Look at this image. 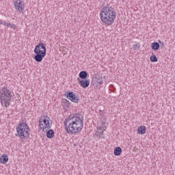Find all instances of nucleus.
Here are the masks:
<instances>
[{"label":"nucleus","instance_id":"nucleus-1","mask_svg":"<svg viewBox=\"0 0 175 175\" xmlns=\"http://www.w3.org/2000/svg\"><path fill=\"white\" fill-rule=\"evenodd\" d=\"M64 125L66 133L69 135H77V133L81 132L84 126V123L83 120L80 118V114L76 113L75 116L70 115L66 118L64 122Z\"/></svg>","mask_w":175,"mask_h":175},{"label":"nucleus","instance_id":"nucleus-2","mask_svg":"<svg viewBox=\"0 0 175 175\" xmlns=\"http://www.w3.org/2000/svg\"><path fill=\"white\" fill-rule=\"evenodd\" d=\"M116 17L117 12H116L114 8L110 6V4H107L100 12V18L105 27L113 25Z\"/></svg>","mask_w":175,"mask_h":175},{"label":"nucleus","instance_id":"nucleus-3","mask_svg":"<svg viewBox=\"0 0 175 175\" xmlns=\"http://www.w3.org/2000/svg\"><path fill=\"white\" fill-rule=\"evenodd\" d=\"M12 92L6 86H4L0 89V100L1 104L4 107H9L10 103L12 102Z\"/></svg>","mask_w":175,"mask_h":175},{"label":"nucleus","instance_id":"nucleus-4","mask_svg":"<svg viewBox=\"0 0 175 175\" xmlns=\"http://www.w3.org/2000/svg\"><path fill=\"white\" fill-rule=\"evenodd\" d=\"M46 44L43 43L38 44L34 49V55L33 59L36 62H42L43 58L46 57Z\"/></svg>","mask_w":175,"mask_h":175},{"label":"nucleus","instance_id":"nucleus-5","mask_svg":"<svg viewBox=\"0 0 175 175\" xmlns=\"http://www.w3.org/2000/svg\"><path fill=\"white\" fill-rule=\"evenodd\" d=\"M30 131L29 126L25 122L20 123L16 126V132L21 139H28Z\"/></svg>","mask_w":175,"mask_h":175},{"label":"nucleus","instance_id":"nucleus-6","mask_svg":"<svg viewBox=\"0 0 175 175\" xmlns=\"http://www.w3.org/2000/svg\"><path fill=\"white\" fill-rule=\"evenodd\" d=\"M50 117L47 116H42L39 120V126L40 129H42V132H44V129H51V124H50Z\"/></svg>","mask_w":175,"mask_h":175},{"label":"nucleus","instance_id":"nucleus-7","mask_svg":"<svg viewBox=\"0 0 175 175\" xmlns=\"http://www.w3.org/2000/svg\"><path fill=\"white\" fill-rule=\"evenodd\" d=\"M64 96H66L68 100H71V102H73L74 103H79V100H80L79 96L73 92H65Z\"/></svg>","mask_w":175,"mask_h":175},{"label":"nucleus","instance_id":"nucleus-8","mask_svg":"<svg viewBox=\"0 0 175 175\" xmlns=\"http://www.w3.org/2000/svg\"><path fill=\"white\" fill-rule=\"evenodd\" d=\"M14 6L15 8V10H16L19 13L24 12V10L25 9V8L24 3L23 2V1H19V2H17V1L14 2Z\"/></svg>","mask_w":175,"mask_h":175},{"label":"nucleus","instance_id":"nucleus-9","mask_svg":"<svg viewBox=\"0 0 175 175\" xmlns=\"http://www.w3.org/2000/svg\"><path fill=\"white\" fill-rule=\"evenodd\" d=\"M79 84L82 88H87L90 87V79H80L78 78Z\"/></svg>","mask_w":175,"mask_h":175},{"label":"nucleus","instance_id":"nucleus-10","mask_svg":"<svg viewBox=\"0 0 175 175\" xmlns=\"http://www.w3.org/2000/svg\"><path fill=\"white\" fill-rule=\"evenodd\" d=\"M95 79H96V83H97L98 85H99L100 88L102 87L103 84V77L102 75H96Z\"/></svg>","mask_w":175,"mask_h":175},{"label":"nucleus","instance_id":"nucleus-11","mask_svg":"<svg viewBox=\"0 0 175 175\" xmlns=\"http://www.w3.org/2000/svg\"><path fill=\"white\" fill-rule=\"evenodd\" d=\"M8 161H9V157L7 156V154H3L0 157V163L5 165L8 163Z\"/></svg>","mask_w":175,"mask_h":175},{"label":"nucleus","instance_id":"nucleus-12","mask_svg":"<svg viewBox=\"0 0 175 175\" xmlns=\"http://www.w3.org/2000/svg\"><path fill=\"white\" fill-rule=\"evenodd\" d=\"M122 153V149L121 148V147L118 146L114 148L113 154L115 157H120V155H121Z\"/></svg>","mask_w":175,"mask_h":175},{"label":"nucleus","instance_id":"nucleus-13","mask_svg":"<svg viewBox=\"0 0 175 175\" xmlns=\"http://www.w3.org/2000/svg\"><path fill=\"white\" fill-rule=\"evenodd\" d=\"M79 77L81 79V80H85L88 77V72L87 71H81L79 74Z\"/></svg>","mask_w":175,"mask_h":175},{"label":"nucleus","instance_id":"nucleus-14","mask_svg":"<svg viewBox=\"0 0 175 175\" xmlns=\"http://www.w3.org/2000/svg\"><path fill=\"white\" fill-rule=\"evenodd\" d=\"M159 47H161L159 42H154L151 44V49L152 50H154V51H157V50H159Z\"/></svg>","mask_w":175,"mask_h":175},{"label":"nucleus","instance_id":"nucleus-15","mask_svg":"<svg viewBox=\"0 0 175 175\" xmlns=\"http://www.w3.org/2000/svg\"><path fill=\"white\" fill-rule=\"evenodd\" d=\"M146 132V126H140L138 127L137 129L138 135H144Z\"/></svg>","mask_w":175,"mask_h":175},{"label":"nucleus","instance_id":"nucleus-16","mask_svg":"<svg viewBox=\"0 0 175 175\" xmlns=\"http://www.w3.org/2000/svg\"><path fill=\"white\" fill-rule=\"evenodd\" d=\"M54 130L53 129H50L46 132V137H48V139H53V137H54Z\"/></svg>","mask_w":175,"mask_h":175},{"label":"nucleus","instance_id":"nucleus-17","mask_svg":"<svg viewBox=\"0 0 175 175\" xmlns=\"http://www.w3.org/2000/svg\"><path fill=\"white\" fill-rule=\"evenodd\" d=\"M62 105L68 109L70 106V103L66 98H64L62 101Z\"/></svg>","mask_w":175,"mask_h":175},{"label":"nucleus","instance_id":"nucleus-18","mask_svg":"<svg viewBox=\"0 0 175 175\" xmlns=\"http://www.w3.org/2000/svg\"><path fill=\"white\" fill-rule=\"evenodd\" d=\"M150 62H158V57L155 55L150 57Z\"/></svg>","mask_w":175,"mask_h":175},{"label":"nucleus","instance_id":"nucleus-19","mask_svg":"<svg viewBox=\"0 0 175 175\" xmlns=\"http://www.w3.org/2000/svg\"><path fill=\"white\" fill-rule=\"evenodd\" d=\"M106 129H107L106 125L105 124V123H103L101 124V126H99L97 130L98 131H103V132H105V131H106Z\"/></svg>","mask_w":175,"mask_h":175},{"label":"nucleus","instance_id":"nucleus-20","mask_svg":"<svg viewBox=\"0 0 175 175\" xmlns=\"http://www.w3.org/2000/svg\"><path fill=\"white\" fill-rule=\"evenodd\" d=\"M7 27L9 28H12L13 29H16L17 28V26H16L15 24H12V23H8Z\"/></svg>","mask_w":175,"mask_h":175},{"label":"nucleus","instance_id":"nucleus-21","mask_svg":"<svg viewBox=\"0 0 175 175\" xmlns=\"http://www.w3.org/2000/svg\"><path fill=\"white\" fill-rule=\"evenodd\" d=\"M133 48L134 50H139V49H140V45L137 43L133 46Z\"/></svg>","mask_w":175,"mask_h":175},{"label":"nucleus","instance_id":"nucleus-22","mask_svg":"<svg viewBox=\"0 0 175 175\" xmlns=\"http://www.w3.org/2000/svg\"><path fill=\"white\" fill-rule=\"evenodd\" d=\"M158 42L159 44L161 45V48L163 49L165 47V44L163 43V42L161 41V40H159Z\"/></svg>","mask_w":175,"mask_h":175},{"label":"nucleus","instance_id":"nucleus-23","mask_svg":"<svg viewBox=\"0 0 175 175\" xmlns=\"http://www.w3.org/2000/svg\"><path fill=\"white\" fill-rule=\"evenodd\" d=\"M104 131L99 130V131L97 132L96 136H100V135H103Z\"/></svg>","mask_w":175,"mask_h":175},{"label":"nucleus","instance_id":"nucleus-24","mask_svg":"<svg viewBox=\"0 0 175 175\" xmlns=\"http://www.w3.org/2000/svg\"><path fill=\"white\" fill-rule=\"evenodd\" d=\"M8 23H7L6 22H3V21H1V25H5V27H8Z\"/></svg>","mask_w":175,"mask_h":175},{"label":"nucleus","instance_id":"nucleus-25","mask_svg":"<svg viewBox=\"0 0 175 175\" xmlns=\"http://www.w3.org/2000/svg\"><path fill=\"white\" fill-rule=\"evenodd\" d=\"M99 139H105V136L103 135H99Z\"/></svg>","mask_w":175,"mask_h":175},{"label":"nucleus","instance_id":"nucleus-26","mask_svg":"<svg viewBox=\"0 0 175 175\" xmlns=\"http://www.w3.org/2000/svg\"><path fill=\"white\" fill-rule=\"evenodd\" d=\"M14 2H21V0H15Z\"/></svg>","mask_w":175,"mask_h":175},{"label":"nucleus","instance_id":"nucleus-27","mask_svg":"<svg viewBox=\"0 0 175 175\" xmlns=\"http://www.w3.org/2000/svg\"><path fill=\"white\" fill-rule=\"evenodd\" d=\"M0 24H2V20L0 19Z\"/></svg>","mask_w":175,"mask_h":175},{"label":"nucleus","instance_id":"nucleus-28","mask_svg":"<svg viewBox=\"0 0 175 175\" xmlns=\"http://www.w3.org/2000/svg\"><path fill=\"white\" fill-rule=\"evenodd\" d=\"M103 77H104V79H106V76H104Z\"/></svg>","mask_w":175,"mask_h":175}]
</instances>
